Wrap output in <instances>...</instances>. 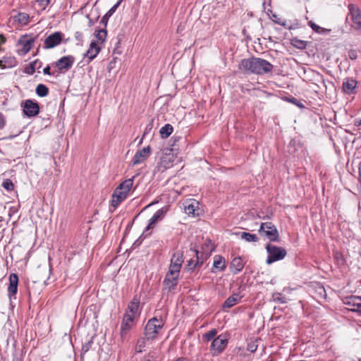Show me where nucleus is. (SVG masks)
I'll return each instance as SVG.
<instances>
[{
	"instance_id": "19",
	"label": "nucleus",
	"mask_w": 361,
	"mask_h": 361,
	"mask_svg": "<svg viewBox=\"0 0 361 361\" xmlns=\"http://www.w3.org/2000/svg\"><path fill=\"white\" fill-rule=\"evenodd\" d=\"M17 64L18 61L16 57L11 55H6L0 59V67L3 69L15 67Z\"/></svg>"
},
{
	"instance_id": "63",
	"label": "nucleus",
	"mask_w": 361,
	"mask_h": 361,
	"mask_svg": "<svg viewBox=\"0 0 361 361\" xmlns=\"http://www.w3.org/2000/svg\"><path fill=\"white\" fill-rule=\"evenodd\" d=\"M359 361H361V359Z\"/></svg>"
},
{
	"instance_id": "49",
	"label": "nucleus",
	"mask_w": 361,
	"mask_h": 361,
	"mask_svg": "<svg viewBox=\"0 0 361 361\" xmlns=\"http://www.w3.org/2000/svg\"><path fill=\"white\" fill-rule=\"evenodd\" d=\"M257 349V345L255 343H250L247 345V350L255 353Z\"/></svg>"
},
{
	"instance_id": "2",
	"label": "nucleus",
	"mask_w": 361,
	"mask_h": 361,
	"mask_svg": "<svg viewBox=\"0 0 361 361\" xmlns=\"http://www.w3.org/2000/svg\"><path fill=\"white\" fill-rule=\"evenodd\" d=\"M164 320L162 318L152 317L149 319L145 327V336L147 340L157 338L159 331L162 329L164 325Z\"/></svg>"
},
{
	"instance_id": "23",
	"label": "nucleus",
	"mask_w": 361,
	"mask_h": 361,
	"mask_svg": "<svg viewBox=\"0 0 361 361\" xmlns=\"http://www.w3.org/2000/svg\"><path fill=\"white\" fill-rule=\"evenodd\" d=\"M357 86V81L353 78H346L343 82V90L345 93L350 94L354 92Z\"/></svg>"
},
{
	"instance_id": "15",
	"label": "nucleus",
	"mask_w": 361,
	"mask_h": 361,
	"mask_svg": "<svg viewBox=\"0 0 361 361\" xmlns=\"http://www.w3.org/2000/svg\"><path fill=\"white\" fill-rule=\"evenodd\" d=\"M151 151V147L149 146L138 150L133 158V164L137 165L145 161L149 157Z\"/></svg>"
},
{
	"instance_id": "32",
	"label": "nucleus",
	"mask_w": 361,
	"mask_h": 361,
	"mask_svg": "<svg viewBox=\"0 0 361 361\" xmlns=\"http://www.w3.org/2000/svg\"><path fill=\"white\" fill-rule=\"evenodd\" d=\"M290 44L294 47L300 49H305L307 46V41L299 39L297 37L292 38L290 39Z\"/></svg>"
},
{
	"instance_id": "48",
	"label": "nucleus",
	"mask_w": 361,
	"mask_h": 361,
	"mask_svg": "<svg viewBox=\"0 0 361 361\" xmlns=\"http://www.w3.org/2000/svg\"><path fill=\"white\" fill-rule=\"evenodd\" d=\"M150 234L149 233H147V232H145V230L144 231V232L142 233V235L140 236V238L134 243V245H140L141 243H142V239L145 238V237H147V235H149Z\"/></svg>"
},
{
	"instance_id": "8",
	"label": "nucleus",
	"mask_w": 361,
	"mask_h": 361,
	"mask_svg": "<svg viewBox=\"0 0 361 361\" xmlns=\"http://www.w3.org/2000/svg\"><path fill=\"white\" fill-rule=\"evenodd\" d=\"M171 271V269H169L163 281L164 289L167 290L169 292L173 290L177 286L180 275L179 271H176L173 273Z\"/></svg>"
},
{
	"instance_id": "44",
	"label": "nucleus",
	"mask_w": 361,
	"mask_h": 361,
	"mask_svg": "<svg viewBox=\"0 0 361 361\" xmlns=\"http://www.w3.org/2000/svg\"><path fill=\"white\" fill-rule=\"evenodd\" d=\"M309 25L312 28V30L317 33H322L324 30L312 21L309 22Z\"/></svg>"
},
{
	"instance_id": "33",
	"label": "nucleus",
	"mask_w": 361,
	"mask_h": 361,
	"mask_svg": "<svg viewBox=\"0 0 361 361\" xmlns=\"http://www.w3.org/2000/svg\"><path fill=\"white\" fill-rule=\"evenodd\" d=\"M217 330L216 329H212L202 335V340L204 342L207 343L212 341L213 339L217 337Z\"/></svg>"
},
{
	"instance_id": "11",
	"label": "nucleus",
	"mask_w": 361,
	"mask_h": 361,
	"mask_svg": "<svg viewBox=\"0 0 361 361\" xmlns=\"http://www.w3.org/2000/svg\"><path fill=\"white\" fill-rule=\"evenodd\" d=\"M183 262V251L181 250L175 251L171 259L169 269H171V272L173 273L176 271L180 272Z\"/></svg>"
},
{
	"instance_id": "1",
	"label": "nucleus",
	"mask_w": 361,
	"mask_h": 361,
	"mask_svg": "<svg viewBox=\"0 0 361 361\" xmlns=\"http://www.w3.org/2000/svg\"><path fill=\"white\" fill-rule=\"evenodd\" d=\"M274 66L268 61L255 56L243 59L238 65V69L246 74L263 75L271 73Z\"/></svg>"
},
{
	"instance_id": "10",
	"label": "nucleus",
	"mask_w": 361,
	"mask_h": 361,
	"mask_svg": "<svg viewBox=\"0 0 361 361\" xmlns=\"http://www.w3.org/2000/svg\"><path fill=\"white\" fill-rule=\"evenodd\" d=\"M135 319L128 314H124L120 328L121 339L123 342L128 337V333L133 326Z\"/></svg>"
},
{
	"instance_id": "47",
	"label": "nucleus",
	"mask_w": 361,
	"mask_h": 361,
	"mask_svg": "<svg viewBox=\"0 0 361 361\" xmlns=\"http://www.w3.org/2000/svg\"><path fill=\"white\" fill-rule=\"evenodd\" d=\"M315 74H316V80H317V81L319 82H321L322 85L325 88H326V81H325V80L324 78V76L322 74H320L319 73H318V72H316Z\"/></svg>"
},
{
	"instance_id": "27",
	"label": "nucleus",
	"mask_w": 361,
	"mask_h": 361,
	"mask_svg": "<svg viewBox=\"0 0 361 361\" xmlns=\"http://www.w3.org/2000/svg\"><path fill=\"white\" fill-rule=\"evenodd\" d=\"M213 268L223 271L226 269L225 259L219 255L214 257Z\"/></svg>"
},
{
	"instance_id": "52",
	"label": "nucleus",
	"mask_w": 361,
	"mask_h": 361,
	"mask_svg": "<svg viewBox=\"0 0 361 361\" xmlns=\"http://www.w3.org/2000/svg\"><path fill=\"white\" fill-rule=\"evenodd\" d=\"M348 56H349L350 59H357V53L354 50L350 51L349 53H348Z\"/></svg>"
},
{
	"instance_id": "20",
	"label": "nucleus",
	"mask_w": 361,
	"mask_h": 361,
	"mask_svg": "<svg viewBox=\"0 0 361 361\" xmlns=\"http://www.w3.org/2000/svg\"><path fill=\"white\" fill-rule=\"evenodd\" d=\"M245 266L243 259L240 257H234L231 262L230 269L233 274L241 271Z\"/></svg>"
},
{
	"instance_id": "53",
	"label": "nucleus",
	"mask_w": 361,
	"mask_h": 361,
	"mask_svg": "<svg viewBox=\"0 0 361 361\" xmlns=\"http://www.w3.org/2000/svg\"><path fill=\"white\" fill-rule=\"evenodd\" d=\"M43 73H44V75H53V74H54V73H51L50 72V66H49V65H48V66H47L44 68V70H43Z\"/></svg>"
},
{
	"instance_id": "14",
	"label": "nucleus",
	"mask_w": 361,
	"mask_h": 361,
	"mask_svg": "<svg viewBox=\"0 0 361 361\" xmlns=\"http://www.w3.org/2000/svg\"><path fill=\"white\" fill-rule=\"evenodd\" d=\"M168 211V209L166 207H162L159 209H158L154 215L152 216V218L149 220V224L145 228V232H147L150 229H152L156 224L164 219V216L166 215V212Z\"/></svg>"
},
{
	"instance_id": "41",
	"label": "nucleus",
	"mask_w": 361,
	"mask_h": 361,
	"mask_svg": "<svg viewBox=\"0 0 361 361\" xmlns=\"http://www.w3.org/2000/svg\"><path fill=\"white\" fill-rule=\"evenodd\" d=\"M2 187L7 191H11L14 188L13 182L8 178H7L3 181Z\"/></svg>"
},
{
	"instance_id": "30",
	"label": "nucleus",
	"mask_w": 361,
	"mask_h": 361,
	"mask_svg": "<svg viewBox=\"0 0 361 361\" xmlns=\"http://www.w3.org/2000/svg\"><path fill=\"white\" fill-rule=\"evenodd\" d=\"M133 180L134 178H128L122 182L117 188L123 192H125L126 195L128 196V192L133 186Z\"/></svg>"
},
{
	"instance_id": "61",
	"label": "nucleus",
	"mask_w": 361,
	"mask_h": 361,
	"mask_svg": "<svg viewBox=\"0 0 361 361\" xmlns=\"http://www.w3.org/2000/svg\"><path fill=\"white\" fill-rule=\"evenodd\" d=\"M93 23L91 20H90V24L92 25Z\"/></svg>"
},
{
	"instance_id": "4",
	"label": "nucleus",
	"mask_w": 361,
	"mask_h": 361,
	"mask_svg": "<svg viewBox=\"0 0 361 361\" xmlns=\"http://www.w3.org/2000/svg\"><path fill=\"white\" fill-rule=\"evenodd\" d=\"M266 250L268 253L266 260L267 264H271L276 261L283 259L287 254L285 248L270 243L267 244Z\"/></svg>"
},
{
	"instance_id": "56",
	"label": "nucleus",
	"mask_w": 361,
	"mask_h": 361,
	"mask_svg": "<svg viewBox=\"0 0 361 361\" xmlns=\"http://www.w3.org/2000/svg\"><path fill=\"white\" fill-rule=\"evenodd\" d=\"M355 125L357 126H361V119H356L355 121Z\"/></svg>"
},
{
	"instance_id": "26",
	"label": "nucleus",
	"mask_w": 361,
	"mask_h": 361,
	"mask_svg": "<svg viewBox=\"0 0 361 361\" xmlns=\"http://www.w3.org/2000/svg\"><path fill=\"white\" fill-rule=\"evenodd\" d=\"M123 0H118L116 4H114L102 18L100 23L106 27L109 18L116 12L118 7L121 5Z\"/></svg>"
},
{
	"instance_id": "31",
	"label": "nucleus",
	"mask_w": 361,
	"mask_h": 361,
	"mask_svg": "<svg viewBox=\"0 0 361 361\" xmlns=\"http://www.w3.org/2000/svg\"><path fill=\"white\" fill-rule=\"evenodd\" d=\"M173 131V128L171 124H165L159 130L160 136L163 139L167 138L172 134Z\"/></svg>"
},
{
	"instance_id": "6",
	"label": "nucleus",
	"mask_w": 361,
	"mask_h": 361,
	"mask_svg": "<svg viewBox=\"0 0 361 361\" xmlns=\"http://www.w3.org/2000/svg\"><path fill=\"white\" fill-rule=\"evenodd\" d=\"M64 34L61 31L54 32L48 35L44 40L43 49H51L55 48L63 41Z\"/></svg>"
},
{
	"instance_id": "29",
	"label": "nucleus",
	"mask_w": 361,
	"mask_h": 361,
	"mask_svg": "<svg viewBox=\"0 0 361 361\" xmlns=\"http://www.w3.org/2000/svg\"><path fill=\"white\" fill-rule=\"evenodd\" d=\"M42 63L38 59L31 62L28 66L25 68V73L29 75H32L36 69H39L42 67Z\"/></svg>"
},
{
	"instance_id": "46",
	"label": "nucleus",
	"mask_w": 361,
	"mask_h": 361,
	"mask_svg": "<svg viewBox=\"0 0 361 361\" xmlns=\"http://www.w3.org/2000/svg\"><path fill=\"white\" fill-rule=\"evenodd\" d=\"M281 25L288 30L295 29L297 27V24H293L290 21L283 20L281 23Z\"/></svg>"
},
{
	"instance_id": "38",
	"label": "nucleus",
	"mask_w": 361,
	"mask_h": 361,
	"mask_svg": "<svg viewBox=\"0 0 361 361\" xmlns=\"http://www.w3.org/2000/svg\"><path fill=\"white\" fill-rule=\"evenodd\" d=\"M272 300L273 301L280 304H286L288 302V299L283 296L281 293H273Z\"/></svg>"
},
{
	"instance_id": "45",
	"label": "nucleus",
	"mask_w": 361,
	"mask_h": 361,
	"mask_svg": "<svg viewBox=\"0 0 361 361\" xmlns=\"http://www.w3.org/2000/svg\"><path fill=\"white\" fill-rule=\"evenodd\" d=\"M93 344L92 338L90 341H88L87 343L82 345V353H85L91 348L92 345Z\"/></svg>"
},
{
	"instance_id": "17",
	"label": "nucleus",
	"mask_w": 361,
	"mask_h": 361,
	"mask_svg": "<svg viewBox=\"0 0 361 361\" xmlns=\"http://www.w3.org/2000/svg\"><path fill=\"white\" fill-rule=\"evenodd\" d=\"M35 41V38L30 35H23L19 40L18 43L22 45V51L27 54L32 49V45Z\"/></svg>"
},
{
	"instance_id": "51",
	"label": "nucleus",
	"mask_w": 361,
	"mask_h": 361,
	"mask_svg": "<svg viewBox=\"0 0 361 361\" xmlns=\"http://www.w3.org/2000/svg\"><path fill=\"white\" fill-rule=\"evenodd\" d=\"M75 38L78 42L82 41V33L80 32H76L75 34Z\"/></svg>"
},
{
	"instance_id": "7",
	"label": "nucleus",
	"mask_w": 361,
	"mask_h": 361,
	"mask_svg": "<svg viewBox=\"0 0 361 361\" xmlns=\"http://www.w3.org/2000/svg\"><path fill=\"white\" fill-rule=\"evenodd\" d=\"M24 115L28 118L34 117L39 113V105L32 99H26L21 104Z\"/></svg>"
},
{
	"instance_id": "13",
	"label": "nucleus",
	"mask_w": 361,
	"mask_h": 361,
	"mask_svg": "<svg viewBox=\"0 0 361 361\" xmlns=\"http://www.w3.org/2000/svg\"><path fill=\"white\" fill-rule=\"evenodd\" d=\"M343 302L350 307L352 312L361 314V297L356 295L346 296L343 298Z\"/></svg>"
},
{
	"instance_id": "12",
	"label": "nucleus",
	"mask_w": 361,
	"mask_h": 361,
	"mask_svg": "<svg viewBox=\"0 0 361 361\" xmlns=\"http://www.w3.org/2000/svg\"><path fill=\"white\" fill-rule=\"evenodd\" d=\"M75 62V57L71 55L65 56L59 59L55 62V66L57 67L60 73H65L71 68Z\"/></svg>"
},
{
	"instance_id": "42",
	"label": "nucleus",
	"mask_w": 361,
	"mask_h": 361,
	"mask_svg": "<svg viewBox=\"0 0 361 361\" xmlns=\"http://www.w3.org/2000/svg\"><path fill=\"white\" fill-rule=\"evenodd\" d=\"M286 100L288 102L296 105L297 106H298L300 108L305 107L304 104L300 101H299L298 99H296L295 97H286Z\"/></svg>"
},
{
	"instance_id": "36",
	"label": "nucleus",
	"mask_w": 361,
	"mask_h": 361,
	"mask_svg": "<svg viewBox=\"0 0 361 361\" xmlns=\"http://www.w3.org/2000/svg\"><path fill=\"white\" fill-rule=\"evenodd\" d=\"M196 257H197V262L195 264V267H201L202 264L204 263V259H206L207 256L204 254V252H200L197 250H195Z\"/></svg>"
},
{
	"instance_id": "54",
	"label": "nucleus",
	"mask_w": 361,
	"mask_h": 361,
	"mask_svg": "<svg viewBox=\"0 0 361 361\" xmlns=\"http://www.w3.org/2000/svg\"><path fill=\"white\" fill-rule=\"evenodd\" d=\"M152 123H149L147 126L145 133H144V135H143V137L148 133V131H149L152 129Z\"/></svg>"
},
{
	"instance_id": "9",
	"label": "nucleus",
	"mask_w": 361,
	"mask_h": 361,
	"mask_svg": "<svg viewBox=\"0 0 361 361\" xmlns=\"http://www.w3.org/2000/svg\"><path fill=\"white\" fill-rule=\"evenodd\" d=\"M349 16L353 21L352 27L361 32V11L358 7L354 4L348 6Z\"/></svg>"
},
{
	"instance_id": "25",
	"label": "nucleus",
	"mask_w": 361,
	"mask_h": 361,
	"mask_svg": "<svg viewBox=\"0 0 361 361\" xmlns=\"http://www.w3.org/2000/svg\"><path fill=\"white\" fill-rule=\"evenodd\" d=\"M241 298L242 296L239 295V294L233 293L225 300L222 307L224 309L231 308L238 303Z\"/></svg>"
},
{
	"instance_id": "5",
	"label": "nucleus",
	"mask_w": 361,
	"mask_h": 361,
	"mask_svg": "<svg viewBox=\"0 0 361 361\" xmlns=\"http://www.w3.org/2000/svg\"><path fill=\"white\" fill-rule=\"evenodd\" d=\"M258 232L261 235L267 238L271 242L279 241V231L271 222L262 223Z\"/></svg>"
},
{
	"instance_id": "39",
	"label": "nucleus",
	"mask_w": 361,
	"mask_h": 361,
	"mask_svg": "<svg viewBox=\"0 0 361 361\" xmlns=\"http://www.w3.org/2000/svg\"><path fill=\"white\" fill-rule=\"evenodd\" d=\"M140 361H158L157 353L154 351H150L146 354Z\"/></svg>"
},
{
	"instance_id": "18",
	"label": "nucleus",
	"mask_w": 361,
	"mask_h": 361,
	"mask_svg": "<svg viewBox=\"0 0 361 361\" xmlns=\"http://www.w3.org/2000/svg\"><path fill=\"white\" fill-rule=\"evenodd\" d=\"M18 276L15 274H11L9 276V285L8 287V294L10 298L13 296L15 297L16 294L18 291Z\"/></svg>"
},
{
	"instance_id": "37",
	"label": "nucleus",
	"mask_w": 361,
	"mask_h": 361,
	"mask_svg": "<svg viewBox=\"0 0 361 361\" xmlns=\"http://www.w3.org/2000/svg\"><path fill=\"white\" fill-rule=\"evenodd\" d=\"M146 340H147V339L146 338L145 336V337L140 338L139 339H137L136 345H135L136 353H140L142 352L143 348L145 347V345H146Z\"/></svg>"
},
{
	"instance_id": "24",
	"label": "nucleus",
	"mask_w": 361,
	"mask_h": 361,
	"mask_svg": "<svg viewBox=\"0 0 361 361\" xmlns=\"http://www.w3.org/2000/svg\"><path fill=\"white\" fill-rule=\"evenodd\" d=\"M198 202L190 200L183 203L185 212L188 215L195 216V211L198 208Z\"/></svg>"
},
{
	"instance_id": "34",
	"label": "nucleus",
	"mask_w": 361,
	"mask_h": 361,
	"mask_svg": "<svg viewBox=\"0 0 361 361\" xmlns=\"http://www.w3.org/2000/svg\"><path fill=\"white\" fill-rule=\"evenodd\" d=\"M36 94L41 97H44L49 94V88L44 84H39L35 89Z\"/></svg>"
},
{
	"instance_id": "57",
	"label": "nucleus",
	"mask_w": 361,
	"mask_h": 361,
	"mask_svg": "<svg viewBox=\"0 0 361 361\" xmlns=\"http://www.w3.org/2000/svg\"><path fill=\"white\" fill-rule=\"evenodd\" d=\"M0 39L2 43H4L6 42V37L3 35H0Z\"/></svg>"
},
{
	"instance_id": "21",
	"label": "nucleus",
	"mask_w": 361,
	"mask_h": 361,
	"mask_svg": "<svg viewBox=\"0 0 361 361\" xmlns=\"http://www.w3.org/2000/svg\"><path fill=\"white\" fill-rule=\"evenodd\" d=\"M140 301L134 298L128 305L127 310L124 314H128L133 319H135L139 309Z\"/></svg>"
},
{
	"instance_id": "58",
	"label": "nucleus",
	"mask_w": 361,
	"mask_h": 361,
	"mask_svg": "<svg viewBox=\"0 0 361 361\" xmlns=\"http://www.w3.org/2000/svg\"><path fill=\"white\" fill-rule=\"evenodd\" d=\"M283 22V20H281L280 19H279V20H276V23L279 25H281V23Z\"/></svg>"
},
{
	"instance_id": "28",
	"label": "nucleus",
	"mask_w": 361,
	"mask_h": 361,
	"mask_svg": "<svg viewBox=\"0 0 361 361\" xmlns=\"http://www.w3.org/2000/svg\"><path fill=\"white\" fill-rule=\"evenodd\" d=\"M13 19L22 25H26L30 22V16L27 13L19 12L14 16Z\"/></svg>"
},
{
	"instance_id": "50",
	"label": "nucleus",
	"mask_w": 361,
	"mask_h": 361,
	"mask_svg": "<svg viewBox=\"0 0 361 361\" xmlns=\"http://www.w3.org/2000/svg\"><path fill=\"white\" fill-rule=\"evenodd\" d=\"M6 125V118L2 113H0V130L3 129Z\"/></svg>"
},
{
	"instance_id": "35",
	"label": "nucleus",
	"mask_w": 361,
	"mask_h": 361,
	"mask_svg": "<svg viewBox=\"0 0 361 361\" xmlns=\"http://www.w3.org/2000/svg\"><path fill=\"white\" fill-rule=\"evenodd\" d=\"M239 235L242 239L247 242H257L259 240L258 237L255 234H252L247 232H240Z\"/></svg>"
},
{
	"instance_id": "3",
	"label": "nucleus",
	"mask_w": 361,
	"mask_h": 361,
	"mask_svg": "<svg viewBox=\"0 0 361 361\" xmlns=\"http://www.w3.org/2000/svg\"><path fill=\"white\" fill-rule=\"evenodd\" d=\"M228 343V336L221 334L216 337L211 343L209 351L213 357L221 355L226 348Z\"/></svg>"
},
{
	"instance_id": "22",
	"label": "nucleus",
	"mask_w": 361,
	"mask_h": 361,
	"mask_svg": "<svg viewBox=\"0 0 361 361\" xmlns=\"http://www.w3.org/2000/svg\"><path fill=\"white\" fill-rule=\"evenodd\" d=\"M101 48L94 41L90 43V47L85 54V56L89 59V62L92 61L100 52Z\"/></svg>"
},
{
	"instance_id": "59",
	"label": "nucleus",
	"mask_w": 361,
	"mask_h": 361,
	"mask_svg": "<svg viewBox=\"0 0 361 361\" xmlns=\"http://www.w3.org/2000/svg\"><path fill=\"white\" fill-rule=\"evenodd\" d=\"M192 263H193L192 259H190V261H188V267L191 266L192 264Z\"/></svg>"
},
{
	"instance_id": "55",
	"label": "nucleus",
	"mask_w": 361,
	"mask_h": 361,
	"mask_svg": "<svg viewBox=\"0 0 361 361\" xmlns=\"http://www.w3.org/2000/svg\"><path fill=\"white\" fill-rule=\"evenodd\" d=\"M358 169H359V183H360V187H361V162L359 164Z\"/></svg>"
},
{
	"instance_id": "60",
	"label": "nucleus",
	"mask_w": 361,
	"mask_h": 361,
	"mask_svg": "<svg viewBox=\"0 0 361 361\" xmlns=\"http://www.w3.org/2000/svg\"><path fill=\"white\" fill-rule=\"evenodd\" d=\"M142 140H143V137H142V139L140 140L139 142V144H141L142 142Z\"/></svg>"
},
{
	"instance_id": "40",
	"label": "nucleus",
	"mask_w": 361,
	"mask_h": 361,
	"mask_svg": "<svg viewBox=\"0 0 361 361\" xmlns=\"http://www.w3.org/2000/svg\"><path fill=\"white\" fill-rule=\"evenodd\" d=\"M106 35L107 31L105 28L98 30L95 33V37L102 42H104L106 40Z\"/></svg>"
},
{
	"instance_id": "62",
	"label": "nucleus",
	"mask_w": 361,
	"mask_h": 361,
	"mask_svg": "<svg viewBox=\"0 0 361 361\" xmlns=\"http://www.w3.org/2000/svg\"><path fill=\"white\" fill-rule=\"evenodd\" d=\"M172 139H174V141L176 140V139L175 138V137H172Z\"/></svg>"
},
{
	"instance_id": "43",
	"label": "nucleus",
	"mask_w": 361,
	"mask_h": 361,
	"mask_svg": "<svg viewBox=\"0 0 361 361\" xmlns=\"http://www.w3.org/2000/svg\"><path fill=\"white\" fill-rule=\"evenodd\" d=\"M36 3L40 8V10L44 11L49 4L50 0H36Z\"/></svg>"
},
{
	"instance_id": "16",
	"label": "nucleus",
	"mask_w": 361,
	"mask_h": 361,
	"mask_svg": "<svg viewBox=\"0 0 361 361\" xmlns=\"http://www.w3.org/2000/svg\"><path fill=\"white\" fill-rule=\"evenodd\" d=\"M125 192L119 190L116 188L111 195V207L114 209L118 207V205L127 198Z\"/></svg>"
}]
</instances>
